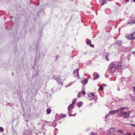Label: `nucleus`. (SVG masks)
<instances>
[{"mask_svg": "<svg viewBox=\"0 0 135 135\" xmlns=\"http://www.w3.org/2000/svg\"><path fill=\"white\" fill-rule=\"evenodd\" d=\"M109 115V114H108V115H106L105 116V118H107V117H108V115Z\"/></svg>", "mask_w": 135, "mask_h": 135, "instance_id": "nucleus-32", "label": "nucleus"}, {"mask_svg": "<svg viewBox=\"0 0 135 135\" xmlns=\"http://www.w3.org/2000/svg\"><path fill=\"white\" fill-rule=\"evenodd\" d=\"M118 132H119L121 134H122L123 133V131L121 130H119V131H118Z\"/></svg>", "mask_w": 135, "mask_h": 135, "instance_id": "nucleus-22", "label": "nucleus"}, {"mask_svg": "<svg viewBox=\"0 0 135 135\" xmlns=\"http://www.w3.org/2000/svg\"><path fill=\"white\" fill-rule=\"evenodd\" d=\"M132 99L133 100H135V96L132 97Z\"/></svg>", "mask_w": 135, "mask_h": 135, "instance_id": "nucleus-28", "label": "nucleus"}, {"mask_svg": "<svg viewBox=\"0 0 135 135\" xmlns=\"http://www.w3.org/2000/svg\"><path fill=\"white\" fill-rule=\"evenodd\" d=\"M115 128H111L108 130V134H111L113 133L115 131Z\"/></svg>", "mask_w": 135, "mask_h": 135, "instance_id": "nucleus-4", "label": "nucleus"}, {"mask_svg": "<svg viewBox=\"0 0 135 135\" xmlns=\"http://www.w3.org/2000/svg\"><path fill=\"white\" fill-rule=\"evenodd\" d=\"M132 35L133 36L132 37L133 39L134 40L135 39V31L133 32V33L132 34Z\"/></svg>", "mask_w": 135, "mask_h": 135, "instance_id": "nucleus-17", "label": "nucleus"}, {"mask_svg": "<svg viewBox=\"0 0 135 135\" xmlns=\"http://www.w3.org/2000/svg\"><path fill=\"white\" fill-rule=\"evenodd\" d=\"M24 135H29L27 133H25L24 134Z\"/></svg>", "mask_w": 135, "mask_h": 135, "instance_id": "nucleus-31", "label": "nucleus"}, {"mask_svg": "<svg viewBox=\"0 0 135 135\" xmlns=\"http://www.w3.org/2000/svg\"><path fill=\"white\" fill-rule=\"evenodd\" d=\"M123 135H127V134L126 133L124 134Z\"/></svg>", "mask_w": 135, "mask_h": 135, "instance_id": "nucleus-35", "label": "nucleus"}, {"mask_svg": "<svg viewBox=\"0 0 135 135\" xmlns=\"http://www.w3.org/2000/svg\"><path fill=\"white\" fill-rule=\"evenodd\" d=\"M134 2H135V0H132Z\"/></svg>", "mask_w": 135, "mask_h": 135, "instance_id": "nucleus-36", "label": "nucleus"}, {"mask_svg": "<svg viewBox=\"0 0 135 135\" xmlns=\"http://www.w3.org/2000/svg\"><path fill=\"white\" fill-rule=\"evenodd\" d=\"M113 135H116L115 134H113Z\"/></svg>", "mask_w": 135, "mask_h": 135, "instance_id": "nucleus-38", "label": "nucleus"}, {"mask_svg": "<svg viewBox=\"0 0 135 135\" xmlns=\"http://www.w3.org/2000/svg\"><path fill=\"white\" fill-rule=\"evenodd\" d=\"M117 64V68L118 69H123L125 68V66L124 65H122L121 63L119 61Z\"/></svg>", "mask_w": 135, "mask_h": 135, "instance_id": "nucleus-3", "label": "nucleus"}, {"mask_svg": "<svg viewBox=\"0 0 135 135\" xmlns=\"http://www.w3.org/2000/svg\"><path fill=\"white\" fill-rule=\"evenodd\" d=\"M105 58L106 59V60H107V61H109V59L108 58V56L107 55H106V56H105Z\"/></svg>", "mask_w": 135, "mask_h": 135, "instance_id": "nucleus-27", "label": "nucleus"}, {"mask_svg": "<svg viewBox=\"0 0 135 135\" xmlns=\"http://www.w3.org/2000/svg\"><path fill=\"white\" fill-rule=\"evenodd\" d=\"M4 131V129L2 127H0V131L1 132H3Z\"/></svg>", "mask_w": 135, "mask_h": 135, "instance_id": "nucleus-20", "label": "nucleus"}, {"mask_svg": "<svg viewBox=\"0 0 135 135\" xmlns=\"http://www.w3.org/2000/svg\"><path fill=\"white\" fill-rule=\"evenodd\" d=\"M82 105V102L80 101L77 104L78 106L79 107H81Z\"/></svg>", "mask_w": 135, "mask_h": 135, "instance_id": "nucleus-13", "label": "nucleus"}, {"mask_svg": "<svg viewBox=\"0 0 135 135\" xmlns=\"http://www.w3.org/2000/svg\"><path fill=\"white\" fill-rule=\"evenodd\" d=\"M107 0H102V1L101 2L102 5H103L105 3H106Z\"/></svg>", "mask_w": 135, "mask_h": 135, "instance_id": "nucleus-15", "label": "nucleus"}, {"mask_svg": "<svg viewBox=\"0 0 135 135\" xmlns=\"http://www.w3.org/2000/svg\"><path fill=\"white\" fill-rule=\"evenodd\" d=\"M118 112V110H114L112 111H110L109 113V115H113L115 114Z\"/></svg>", "mask_w": 135, "mask_h": 135, "instance_id": "nucleus-7", "label": "nucleus"}, {"mask_svg": "<svg viewBox=\"0 0 135 135\" xmlns=\"http://www.w3.org/2000/svg\"><path fill=\"white\" fill-rule=\"evenodd\" d=\"M135 21H130L128 22V24H129L132 23L133 24H134L135 23Z\"/></svg>", "mask_w": 135, "mask_h": 135, "instance_id": "nucleus-19", "label": "nucleus"}, {"mask_svg": "<svg viewBox=\"0 0 135 135\" xmlns=\"http://www.w3.org/2000/svg\"><path fill=\"white\" fill-rule=\"evenodd\" d=\"M90 135H98V134L96 133H94L93 132H91Z\"/></svg>", "mask_w": 135, "mask_h": 135, "instance_id": "nucleus-21", "label": "nucleus"}, {"mask_svg": "<svg viewBox=\"0 0 135 135\" xmlns=\"http://www.w3.org/2000/svg\"><path fill=\"white\" fill-rule=\"evenodd\" d=\"M90 46L92 47H94V45L92 44H91V43L89 45Z\"/></svg>", "mask_w": 135, "mask_h": 135, "instance_id": "nucleus-25", "label": "nucleus"}, {"mask_svg": "<svg viewBox=\"0 0 135 135\" xmlns=\"http://www.w3.org/2000/svg\"><path fill=\"white\" fill-rule=\"evenodd\" d=\"M125 1L126 2H127L129 1V0H125Z\"/></svg>", "mask_w": 135, "mask_h": 135, "instance_id": "nucleus-33", "label": "nucleus"}, {"mask_svg": "<svg viewBox=\"0 0 135 135\" xmlns=\"http://www.w3.org/2000/svg\"><path fill=\"white\" fill-rule=\"evenodd\" d=\"M91 43V41L90 40H88L86 41V43L87 44L89 45Z\"/></svg>", "mask_w": 135, "mask_h": 135, "instance_id": "nucleus-18", "label": "nucleus"}, {"mask_svg": "<svg viewBox=\"0 0 135 135\" xmlns=\"http://www.w3.org/2000/svg\"><path fill=\"white\" fill-rule=\"evenodd\" d=\"M125 109V107H121L120 108H119L118 109H117L118 110V112H119V110H120L121 111H123Z\"/></svg>", "mask_w": 135, "mask_h": 135, "instance_id": "nucleus-12", "label": "nucleus"}, {"mask_svg": "<svg viewBox=\"0 0 135 135\" xmlns=\"http://www.w3.org/2000/svg\"><path fill=\"white\" fill-rule=\"evenodd\" d=\"M74 105H73L72 104H70V105H69L68 108V110H69L72 109H73L74 108Z\"/></svg>", "mask_w": 135, "mask_h": 135, "instance_id": "nucleus-9", "label": "nucleus"}, {"mask_svg": "<svg viewBox=\"0 0 135 135\" xmlns=\"http://www.w3.org/2000/svg\"><path fill=\"white\" fill-rule=\"evenodd\" d=\"M133 135H135V132H134L133 134Z\"/></svg>", "mask_w": 135, "mask_h": 135, "instance_id": "nucleus-34", "label": "nucleus"}, {"mask_svg": "<svg viewBox=\"0 0 135 135\" xmlns=\"http://www.w3.org/2000/svg\"><path fill=\"white\" fill-rule=\"evenodd\" d=\"M128 135H131V134L129 132H127L126 133Z\"/></svg>", "mask_w": 135, "mask_h": 135, "instance_id": "nucleus-29", "label": "nucleus"}, {"mask_svg": "<svg viewBox=\"0 0 135 135\" xmlns=\"http://www.w3.org/2000/svg\"><path fill=\"white\" fill-rule=\"evenodd\" d=\"M78 98H80V93H78V94L77 95Z\"/></svg>", "mask_w": 135, "mask_h": 135, "instance_id": "nucleus-26", "label": "nucleus"}, {"mask_svg": "<svg viewBox=\"0 0 135 135\" xmlns=\"http://www.w3.org/2000/svg\"><path fill=\"white\" fill-rule=\"evenodd\" d=\"M125 37L128 39L130 40H133L132 33L126 34L125 35Z\"/></svg>", "mask_w": 135, "mask_h": 135, "instance_id": "nucleus-5", "label": "nucleus"}, {"mask_svg": "<svg viewBox=\"0 0 135 135\" xmlns=\"http://www.w3.org/2000/svg\"><path fill=\"white\" fill-rule=\"evenodd\" d=\"M131 125L132 126L135 127V124H131Z\"/></svg>", "mask_w": 135, "mask_h": 135, "instance_id": "nucleus-30", "label": "nucleus"}, {"mask_svg": "<svg viewBox=\"0 0 135 135\" xmlns=\"http://www.w3.org/2000/svg\"><path fill=\"white\" fill-rule=\"evenodd\" d=\"M94 79H97L99 77V75L98 74H97L96 73L94 74Z\"/></svg>", "mask_w": 135, "mask_h": 135, "instance_id": "nucleus-11", "label": "nucleus"}, {"mask_svg": "<svg viewBox=\"0 0 135 135\" xmlns=\"http://www.w3.org/2000/svg\"><path fill=\"white\" fill-rule=\"evenodd\" d=\"M47 114H49L51 112V110L50 108H48L46 110Z\"/></svg>", "mask_w": 135, "mask_h": 135, "instance_id": "nucleus-14", "label": "nucleus"}, {"mask_svg": "<svg viewBox=\"0 0 135 135\" xmlns=\"http://www.w3.org/2000/svg\"><path fill=\"white\" fill-rule=\"evenodd\" d=\"M26 121L27 122H28V120H26Z\"/></svg>", "mask_w": 135, "mask_h": 135, "instance_id": "nucleus-37", "label": "nucleus"}, {"mask_svg": "<svg viewBox=\"0 0 135 135\" xmlns=\"http://www.w3.org/2000/svg\"><path fill=\"white\" fill-rule=\"evenodd\" d=\"M131 113L130 111H128L127 112L124 111L120 112L117 115L118 116H124L123 117L124 118H129Z\"/></svg>", "mask_w": 135, "mask_h": 135, "instance_id": "nucleus-1", "label": "nucleus"}, {"mask_svg": "<svg viewBox=\"0 0 135 135\" xmlns=\"http://www.w3.org/2000/svg\"><path fill=\"white\" fill-rule=\"evenodd\" d=\"M116 68H117L116 64L114 63H112L110 65L109 71L111 73H113L115 71Z\"/></svg>", "mask_w": 135, "mask_h": 135, "instance_id": "nucleus-2", "label": "nucleus"}, {"mask_svg": "<svg viewBox=\"0 0 135 135\" xmlns=\"http://www.w3.org/2000/svg\"><path fill=\"white\" fill-rule=\"evenodd\" d=\"M76 99H74L72 101V104H71L74 105V104L75 103L76 101Z\"/></svg>", "mask_w": 135, "mask_h": 135, "instance_id": "nucleus-16", "label": "nucleus"}, {"mask_svg": "<svg viewBox=\"0 0 135 135\" xmlns=\"http://www.w3.org/2000/svg\"><path fill=\"white\" fill-rule=\"evenodd\" d=\"M79 68L76 69L74 71V76L76 77L78 75V71Z\"/></svg>", "mask_w": 135, "mask_h": 135, "instance_id": "nucleus-8", "label": "nucleus"}, {"mask_svg": "<svg viewBox=\"0 0 135 135\" xmlns=\"http://www.w3.org/2000/svg\"><path fill=\"white\" fill-rule=\"evenodd\" d=\"M88 99L89 100H91L92 99L94 98V95L92 93H90L88 94Z\"/></svg>", "mask_w": 135, "mask_h": 135, "instance_id": "nucleus-6", "label": "nucleus"}, {"mask_svg": "<svg viewBox=\"0 0 135 135\" xmlns=\"http://www.w3.org/2000/svg\"><path fill=\"white\" fill-rule=\"evenodd\" d=\"M81 93L83 94L84 95H85V91L84 90H83V91H82Z\"/></svg>", "mask_w": 135, "mask_h": 135, "instance_id": "nucleus-24", "label": "nucleus"}, {"mask_svg": "<svg viewBox=\"0 0 135 135\" xmlns=\"http://www.w3.org/2000/svg\"><path fill=\"white\" fill-rule=\"evenodd\" d=\"M88 80L87 79H84L81 82V83L84 85H85L87 82Z\"/></svg>", "mask_w": 135, "mask_h": 135, "instance_id": "nucleus-10", "label": "nucleus"}, {"mask_svg": "<svg viewBox=\"0 0 135 135\" xmlns=\"http://www.w3.org/2000/svg\"><path fill=\"white\" fill-rule=\"evenodd\" d=\"M103 89V87L102 86H100V88H99L98 90H101Z\"/></svg>", "mask_w": 135, "mask_h": 135, "instance_id": "nucleus-23", "label": "nucleus"}]
</instances>
